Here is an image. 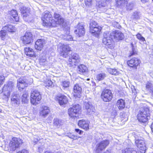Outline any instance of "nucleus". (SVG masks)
I'll return each mask as SVG.
<instances>
[{"mask_svg": "<svg viewBox=\"0 0 153 153\" xmlns=\"http://www.w3.org/2000/svg\"><path fill=\"white\" fill-rule=\"evenodd\" d=\"M149 109L145 108L140 109L137 115V118L140 122L145 123L150 118Z\"/></svg>", "mask_w": 153, "mask_h": 153, "instance_id": "obj_1", "label": "nucleus"}, {"mask_svg": "<svg viewBox=\"0 0 153 153\" xmlns=\"http://www.w3.org/2000/svg\"><path fill=\"white\" fill-rule=\"evenodd\" d=\"M81 107L78 104H74L72 107L68 109V114L69 117L72 118L74 119L78 117L80 114Z\"/></svg>", "mask_w": 153, "mask_h": 153, "instance_id": "obj_2", "label": "nucleus"}, {"mask_svg": "<svg viewBox=\"0 0 153 153\" xmlns=\"http://www.w3.org/2000/svg\"><path fill=\"white\" fill-rule=\"evenodd\" d=\"M103 38L102 39L103 43L108 46V48H111L113 47V35L108 31L104 33Z\"/></svg>", "mask_w": 153, "mask_h": 153, "instance_id": "obj_3", "label": "nucleus"}, {"mask_svg": "<svg viewBox=\"0 0 153 153\" xmlns=\"http://www.w3.org/2000/svg\"><path fill=\"white\" fill-rule=\"evenodd\" d=\"M22 143V140L19 138L13 137L9 144V149L11 151H14L18 148L19 145Z\"/></svg>", "mask_w": 153, "mask_h": 153, "instance_id": "obj_4", "label": "nucleus"}, {"mask_svg": "<svg viewBox=\"0 0 153 153\" xmlns=\"http://www.w3.org/2000/svg\"><path fill=\"white\" fill-rule=\"evenodd\" d=\"M68 61L70 66L74 67L79 63L80 58L77 53H72Z\"/></svg>", "mask_w": 153, "mask_h": 153, "instance_id": "obj_5", "label": "nucleus"}, {"mask_svg": "<svg viewBox=\"0 0 153 153\" xmlns=\"http://www.w3.org/2000/svg\"><path fill=\"white\" fill-rule=\"evenodd\" d=\"M30 102L31 103L34 104L37 103V102L40 100L42 98L40 93L37 90H34L31 91V94Z\"/></svg>", "mask_w": 153, "mask_h": 153, "instance_id": "obj_6", "label": "nucleus"}, {"mask_svg": "<svg viewBox=\"0 0 153 153\" xmlns=\"http://www.w3.org/2000/svg\"><path fill=\"white\" fill-rule=\"evenodd\" d=\"M112 96L111 90L107 89L104 90L101 95L102 99L105 102L111 101L112 98Z\"/></svg>", "mask_w": 153, "mask_h": 153, "instance_id": "obj_7", "label": "nucleus"}, {"mask_svg": "<svg viewBox=\"0 0 153 153\" xmlns=\"http://www.w3.org/2000/svg\"><path fill=\"white\" fill-rule=\"evenodd\" d=\"M21 38L23 43L25 45L30 44L33 40L32 34L30 32H26Z\"/></svg>", "mask_w": 153, "mask_h": 153, "instance_id": "obj_8", "label": "nucleus"}, {"mask_svg": "<svg viewBox=\"0 0 153 153\" xmlns=\"http://www.w3.org/2000/svg\"><path fill=\"white\" fill-rule=\"evenodd\" d=\"M136 146L139 149L140 152L145 153L146 150V147L144 141L139 139H136L135 141Z\"/></svg>", "mask_w": 153, "mask_h": 153, "instance_id": "obj_9", "label": "nucleus"}, {"mask_svg": "<svg viewBox=\"0 0 153 153\" xmlns=\"http://www.w3.org/2000/svg\"><path fill=\"white\" fill-rule=\"evenodd\" d=\"M109 141L107 140H103L96 146V152L97 153H100L103 149H105L108 145Z\"/></svg>", "mask_w": 153, "mask_h": 153, "instance_id": "obj_10", "label": "nucleus"}, {"mask_svg": "<svg viewBox=\"0 0 153 153\" xmlns=\"http://www.w3.org/2000/svg\"><path fill=\"white\" fill-rule=\"evenodd\" d=\"M27 79L25 78L21 77L17 80V87L20 91H22L24 88L27 86Z\"/></svg>", "mask_w": 153, "mask_h": 153, "instance_id": "obj_11", "label": "nucleus"}, {"mask_svg": "<svg viewBox=\"0 0 153 153\" xmlns=\"http://www.w3.org/2000/svg\"><path fill=\"white\" fill-rule=\"evenodd\" d=\"M62 50L60 53V56L63 57H67L69 54V52L71 51V48L69 47L68 45L63 44L61 46Z\"/></svg>", "mask_w": 153, "mask_h": 153, "instance_id": "obj_12", "label": "nucleus"}, {"mask_svg": "<svg viewBox=\"0 0 153 153\" xmlns=\"http://www.w3.org/2000/svg\"><path fill=\"white\" fill-rule=\"evenodd\" d=\"M84 25L81 23L78 24L77 26V29L75 30V32L79 37H80L84 35L85 33V29Z\"/></svg>", "mask_w": 153, "mask_h": 153, "instance_id": "obj_13", "label": "nucleus"}, {"mask_svg": "<svg viewBox=\"0 0 153 153\" xmlns=\"http://www.w3.org/2000/svg\"><path fill=\"white\" fill-rule=\"evenodd\" d=\"M52 18V15L48 11H45L43 13L42 17V20L43 21V25L44 26L46 24V23H47Z\"/></svg>", "mask_w": 153, "mask_h": 153, "instance_id": "obj_14", "label": "nucleus"}, {"mask_svg": "<svg viewBox=\"0 0 153 153\" xmlns=\"http://www.w3.org/2000/svg\"><path fill=\"white\" fill-rule=\"evenodd\" d=\"M89 122L87 120L82 119L78 121V125L79 127L87 131L89 129Z\"/></svg>", "mask_w": 153, "mask_h": 153, "instance_id": "obj_15", "label": "nucleus"}, {"mask_svg": "<svg viewBox=\"0 0 153 153\" xmlns=\"http://www.w3.org/2000/svg\"><path fill=\"white\" fill-rule=\"evenodd\" d=\"M84 108L86 110L87 114H90L94 112V108L90 102H84Z\"/></svg>", "mask_w": 153, "mask_h": 153, "instance_id": "obj_16", "label": "nucleus"}, {"mask_svg": "<svg viewBox=\"0 0 153 153\" xmlns=\"http://www.w3.org/2000/svg\"><path fill=\"white\" fill-rule=\"evenodd\" d=\"M50 112L49 107L46 106H43L40 110V115L43 117H45L49 114Z\"/></svg>", "mask_w": 153, "mask_h": 153, "instance_id": "obj_17", "label": "nucleus"}, {"mask_svg": "<svg viewBox=\"0 0 153 153\" xmlns=\"http://www.w3.org/2000/svg\"><path fill=\"white\" fill-rule=\"evenodd\" d=\"M14 87L13 82L11 81H9L4 85L2 90L4 91L9 92V93L10 94L11 92L14 88Z\"/></svg>", "mask_w": 153, "mask_h": 153, "instance_id": "obj_18", "label": "nucleus"}, {"mask_svg": "<svg viewBox=\"0 0 153 153\" xmlns=\"http://www.w3.org/2000/svg\"><path fill=\"white\" fill-rule=\"evenodd\" d=\"M140 62L139 59L134 58L128 61L127 63L129 66L136 68V67L139 64Z\"/></svg>", "mask_w": 153, "mask_h": 153, "instance_id": "obj_19", "label": "nucleus"}, {"mask_svg": "<svg viewBox=\"0 0 153 153\" xmlns=\"http://www.w3.org/2000/svg\"><path fill=\"white\" fill-rule=\"evenodd\" d=\"M45 43V41L44 39H38L35 42V49L39 51L41 50Z\"/></svg>", "mask_w": 153, "mask_h": 153, "instance_id": "obj_20", "label": "nucleus"}, {"mask_svg": "<svg viewBox=\"0 0 153 153\" xmlns=\"http://www.w3.org/2000/svg\"><path fill=\"white\" fill-rule=\"evenodd\" d=\"M74 95L76 97H79L80 94L81 93L82 88L79 84H75L73 88Z\"/></svg>", "mask_w": 153, "mask_h": 153, "instance_id": "obj_21", "label": "nucleus"}, {"mask_svg": "<svg viewBox=\"0 0 153 153\" xmlns=\"http://www.w3.org/2000/svg\"><path fill=\"white\" fill-rule=\"evenodd\" d=\"M59 103L60 105L66 104L68 101L67 97L62 94L59 95L57 96Z\"/></svg>", "mask_w": 153, "mask_h": 153, "instance_id": "obj_22", "label": "nucleus"}, {"mask_svg": "<svg viewBox=\"0 0 153 153\" xmlns=\"http://www.w3.org/2000/svg\"><path fill=\"white\" fill-rule=\"evenodd\" d=\"M46 25H45L44 26L46 27H56L59 25H61L58 22L54 19H51L47 23H46Z\"/></svg>", "mask_w": 153, "mask_h": 153, "instance_id": "obj_23", "label": "nucleus"}, {"mask_svg": "<svg viewBox=\"0 0 153 153\" xmlns=\"http://www.w3.org/2000/svg\"><path fill=\"white\" fill-rule=\"evenodd\" d=\"M21 13L24 18L27 17L30 14V10L28 8L23 6L20 8Z\"/></svg>", "mask_w": 153, "mask_h": 153, "instance_id": "obj_24", "label": "nucleus"}, {"mask_svg": "<svg viewBox=\"0 0 153 153\" xmlns=\"http://www.w3.org/2000/svg\"><path fill=\"white\" fill-rule=\"evenodd\" d=\"M146 89L149 92V94L151 96H153V85L152 83L147 82L146 84Z\"/></svg>", "mask_w": 153, "mask_h": 153, "instance_id": "obj_25", "label": "nucleus"}, {"mask_svg": "<svg viewBox=\"0 0 153 153\" xmlns=\"http://www.w3.org/2000/svg\"><path fill=\"white\" fill-rule=\"evenodd\" d=\"M25 53L27 56L30 57H34L35 56V53L31 48H25Z\"/></svg>", "mask_w": 153, "mask_h": 153, "instance_id": "obj_26", "label": "nucleus"}, {"mask_svg": "<svg viewBox=\"0 0 153 153\" xmlns=\"http://www.w3.org/2000/svg\"><path fill=\"white\" fill-rule=\"evenodd\" d=\"M53 17L60 24H62L64 22V19L62 16L57 13H54L53 15Z\"/></svg>", "mask_w": 153, "mask_h": 153, "instance_id": "obj_27", "label": "nucleus"}, {"mask_svg": "<svg viewBox=\"0 0 153 153\" xmlns=\"http://www.w3.org/2000/svg\"><path fill=\"white\" fill-rule=\"evenodd\" d=\"M2 29L5 30L11 33L14 32L16 31L15 27L12 25H7L3 27Z\"/></svg>", "mask_w": 153, "mask_h": 153, "instance_id": "obj_28", "label": "nucleus"}, {"mask_svg": "<svg viewBox=\"0 0 153 153\" xmlns=\"http://www.w3.org/2000/svg\"><path fill=\"white\" fill-rule=\"evenodd\" d=\"M114 36L115 39L117 40H122L124 37L123 34L119 31H116Z\"/></svg>", "mask_w": 153, "mask_h": 153, "instance_id": "obj_29", "label": "nucleus"}, {"mask_svg": "<svg viewBox=\"0 0 153 153\" xmlns=\"http://www.w3.org/2000/svg\"><path fill=\"white\" fill-rule=\"evenodd\" d=\"M78 70L79 74H84L88 71L87 67L84 65H81L78 66Z\"/></svg>", "mask_w": 153, "mask_h": 153, "instance_id": "obj_30", "label": "nucleus"}, {"mask_svg": "<svg viewBox=\"0 0 153 153\" xmlns=\"http://www.w3.org/2000/svg\"><path fill=\"white\" fill-rule=\"evenodd\" d=\"M117 107L120 110L124 108L125 106V103L124 100L122 99H120L117 101Z\"/></svg>", "mask_w": 153, "mask_h": 153, "instance_id": "obj_31", "label": "nucleus"}, {"mask_svg": "<svg viewBox=\"0 0 153 153\" xmlns=\"http://www.w3.org/2000/svg\"><path fill=\"white\" fill-rule=\"evenodd\" d=\"M12 104L18 105L19 104L20 101L19 95L14 94L13 95L11 99Z\"/></svg>", "mask_w": 153, "mask_h": 153, "instance_id": "obj_32", "label": "nucleus"}, {"mask_svg": "<svg viewBox=\"0 0 153 153\" xmlns=\"http://www.w3.org/2000/svg\"><path fill=\"white\" fill-rule=\"evenodd\" d=\"M122 153H138L133 148H126L122 150Z\"/></svg>", "mask_w": 153, "mask_h": 153, "instance_id": "obj_33", "label": "nucleus"}, {"mask_svg": "<svg viewBox=\"0 0 153 153\" xmlns=\"http://www.w3.org/2000/svg\"><path fill=\"white\" fill-rule=\"evenodd\" d=\"M64 121L63 120H59L57 118L54 119L53 120V124L55 126L59 128L60 126L63 125Z\"/></svg>", "mask_w": 153, "mask_h": 153, "instance_id": "obj_34", "label": "nucleus"}, {"mask_svg": "<svg viewBox=\"0 0 153 153\" xmlns=\"http://www.w3.org/2000/svg\"><path fill=\"white\" fill-rule=\"evenodd\" d=\"M10 15L14 18V20L17 22L19 20V17L18 16V14L16 11L14 10H13L10 12Z\"/></svg>", "mask_w": 153, "mask_h": 153, "instance_id": "obj_35", "label": "nucleus"}, {"mask_svg": "<svg viewBox=\"0 0 153 153\" xmlns=\"http://www.w3.org/2000/svg\"><path fill=\"white\" fill-rule=\"evenodd\" d=\"M10 95V94L9 93V92L4 91L3 90L2 92L1 93L0 95L1 96V97L2 99L7 100H8Z\"/></svg>", "mask_w": 153, "mask_h": 153, "instance_id": "obj_36", "label": "nucleus"}, {"mask_svg": "<svg viewBox=\"0 0 153 153\" xmlns=\"http://www.w3.org/2000/svg\"><path fill=\"white\" fill-rule=\"evenodd\" d=\"M101 30V27L99 26H97L96 27H94L92 30H90V32L92 33H95V34H98Z\"/></svg>", "mask_w": 153, "mask_h": 153, "instance_id": "obj_37", "label": "nucleus"}, {"mask_svg": "<svg viewBox=\"0 0 153 153\" xmlns=\"http://www.w3.org/2000/svg\"><path fill=\"white\" fill-rule=\"evenodd\" d=\"M28 96V94L27 92H25V93L23 94L22 98V103H26L28 101L27 98Z\"/></svg>", "mask_w": 153, "mask_h": 153, "instance_id": "obj_38", "label": "nucleus"}, {"mask_svg": "<svg viewBox=\"0 0 153 153\" xmlns=\"http://www.w3.org/2000/svg\"><path fill=\"white\" fill-rule=\"evenodd\" d=\"M70 82L69 81L66 80L62 82L61 84L63 89H67L69 87Z\"/></svg>", "mask_w": 153, "mask_h": 153, "instance_id": "obj_39", "label": "nucleus"}, {"mask_svg": "<svg viewBox=\"0 0 153 153\" xmlns=\"http://www.w3.org/2000/svg\"><path fill=\"white\" fill-rule=\"evenodd\" d=\"M108 71L111 74L114 75H117L119 74V72L116 69L108 68L107 69Z\"/></svg>", "mask_w": 153, "mask_h": 153, "instance_id": "obj_40", "label": "nucleus"}, {"mask_svg": "<svg viewBox=\"0 0 153 153\" xmlns=\"http://www.w3.org/2000/svg\"><path fill=\"white\" fill-rule=\"evenodd\" d=\"M106 77V74L105 73H100L97 75L96 79L99 81L104 79Z\"/></svg>", "mask_w": 153, "mask_h": 153, "instance_id": "obj_41", "label": "nucleus"}, {"mask_svg": "<svg viewBox=\"0 0 153 153\" xmlns=\"http://www.w3.org/2000/svg\"><path fill=\"white\" fill-rule=\"evenodd\" d=\"M7 34V32L5 30L3 29L0 31V37L3 40L5 39Z\"/></svg>", "mask_w": 153, "mask_h": 153, "instance_id": "obj_42", "label": "nucleus"}, {"mask_svg": "<svg viewBox=\"0 0 153 153\" xmlns=\"http://www.w3.org/2000/svg\"><path fill=\"white\" fill-rule=\"evenodd\" d=\"M66 135L70 138L73 139L74 140H76L78 139V137L77 136L74 135L70 133H67Z\"/></svg>", "mask_w": 153, "mask_h": 153, "instance_id": "obj_43", "label": "nucleus"}, {"mask_svg": "<svg viewBox=\"0 0 153 153\" xmlns=\"http://www.w3.org/2000/svg\"><path fill=\"white\" fill-rule=\"evenodd\" d=\"M134 3L133 2H131L128 3L126 6L127 9L128 10H132L134 6Z\"/></svg>", "mask_w": 153, "mask_h": 153, "instance_id": "obj_44", "label": "nucleus"}, {"mask_svg": "<svg viewBox=\"0 0 153 153\" xmlns=\"http://www.w3.org/2000/svg\"><path fill=\"white\" fill-rule=\"evenodd\" d=\"M136 36L137 39L140 41H141L142 42L145 41V39L144 38L140 33H138L136 35Z\"/></svg>", "mask_w": 153, "mask_h": 153, "instance_id": "obj_45", "label": "nucleus"}, {"mask_svg": "<svg viewBox=\"0 0 153 153\" xmlns=\"http://www.w3.org/2000/svg\"><path fill=\"white\" fill-rule=\"evenodd\" d=\"M64 39L68 41L73 40V38L72 36L70 35H67L65 36Z\"/></svg>", "mask_w": 153, "mask_h": 153, "instance_id": "obj_46", "label": "nucleus"}, {"mask_svg": "<svg viewBox=\"0 0 153 153\" xmlns=\"http://www.w3.org/2000/svg\"><path fill=\"white\" fill-rule=\"evenodd\" d=\"M140 13L135 12L134 13L133 16L134 18L138 19L140 18Z\"/></svg>", "mask_w": 153, "mask_h": 153, "instance_id": "obj_47", "label": "nucleus"}, {"mask_svg": "<svg viewBox=\"0 0 153 153\" xmlns=\"http://www.w3.org/2000/svg\"><path fill=\"white\" fill-rule=\"evenodd\" d=\"M53 84V82L50 80H48L46 81L45 83V86H51Z\"/></svg>", "mask_w": 153, "mask_h": 153, "instance_id": "obj_48", "label": "nucleus"}, {"mask_svg": "<svg viewBox=\"0 0 153 153\" xmlns=\"http://www.w3.org/2000/svg\"><path fill=\"white\" fill-rule=\"evenodd\" d=\"M92 0H85V5L87 7H90L92 5Z\"/></svg>", "mask_w": 153, "mask_h": 153, "instance_id": "obj_49", "label": "nucleus"}, {"mask_svg": "<svg viewBox=\"0 0 153 153\" xmlns=\"http://www.w3.org/2000/svg\"><path fill=\"white\" fill-rule=\"evenodd\" d=\"M126 0H117V5H121L123 3H124Z\"/></svg>", "mask_w": 153, "mask_h": 153, "instance_id": "obj_50", "label": "nucleus"}, {"mask_svg": "<svg viewBox=\"0 0 153 153\" xmlns=\"http://www.w3.org/2000/svg\"><path fill=\"white\" fill-rule=\"evenodd\" d=\"M131 88L132 93L134 94V95H135L137 93V92L136 89L135 88V87L133 85H131Z\"/></svg>", "mask_w": 153, "mask_h": 153, "instance_id": "obj_51", "label": "nucleus"}, {"mask_svg": "<svg viewBox=\"0 0 153 153\" xmlns=\"http://www.w3.org/2000/svg\"><path fill=\"white\" fill-rule=\"evenodd\" d=\"M75 131L77 133H78L79 135L82 134L83 132V131H82L80 130L79 129L75 128Z\"/></svg>", "mask_w": 153, "mask_h": 153, "instance_id": "obj_52", "label": "nucleus"}, {"mask_svg": "<svg viewBox=\"0 0 153 153\" xmlns=\"http://www.w3.org/2000/svg\"><path fill=\"white\" fill-rule=\"evenodd\" d=\"M16 153H28V152L27 150L24 149L21 151H19Z\"/></svg>", "mask_w": 153, "mask_h": 153, "instance_id": "obj_53", "label": "nucleus"}, {"mask_svg": "<svg viewBox=\"0 0 153 153\" xmlns=\"http://www.w3.org/2000/svg\"><path fill=\"white\" fill-rule=\"evenodd\" d=\"M98 25H94L92 24H90V30H92L93 28L94 29V27H96L97 26H98Z\"/></svg>", "mask_w": 153, "mask_h": 153, "instance_id": "obj_54", "label": "nucleus"}, {"mask_svg": "<svg viewBox=\"0 0 153 153\" xmlns=\"http://www.w3.org/2000/svg\"><path fill=\"white\" fill-rule=\"evenodd\" d=\"M135 54V51L132 48V50L131 51V52L130 53V54L129 55V56H132Z\"/></svg>", "mask_w": 153, "mask_h": 153, "instance_id": "obj_55", "label": "nucleus"}, {"mask_svg": "<svg viewBox=\"0 0 153 153\" xmlns=\"http://www.w3.org/2000/svg\"><path fill=\"white\" fill-rule=\"evenodd\" d=\"M90 24H92L94 25H98L97 23L95 21H92Z\"/></svg>", "mask_w": 153, "mask_h": 153, "instance_id": "obj_56", "label": "nucleus"}, {"mask_svg": "<svg viewBox=\"0 0 153 153\" xmlns=\"http://www.w3.org/2000/svg\"><path fill=\"white\" fill-rule=\"evenodd\" d=\"M143 3H145L148 2L149 0H140Z\"/></svg>", "mask_w": 153, "mask_h": 153, "instance_id": "obj_57", "label": "nucleus"}, {"mask_svg": "<svg viewBox=\"0 0 153 153\" xmlns=\"http://www.w3.org/2000/svg\"><path fill=\"white\" fill-rule=\"evenodd\" d=\"M151 128L152 131L153 133V123H152L151 125Z\"/></svg>", "mask_w": 153, "mask_h": 153, "instance_id": "obj_58", "label": "nucleus"}, {"mask_svg": "<svg viewBox=\"0 0 153 153\" xmlns=\"http://www.w3.org/2000/svg\"><path fill=\"white\" fill-rule=\"evenodd\" d=\"M104 6H103L102 5H101V4H99L98 6V7H99V8H101L102 7H104Z\"/></svg>", "mask_w": 153, "mask_h": 153, "instance_id": "obj_59", "label": "nucleus"}, {"mask_svg": "<svg viewBox=\"0 0 153 153\" xmlns=\"http://www.w3.org/2000/svg\"><path fill=\"white\" fill-rule=\"evenodd\" d=\"M45 153H53V152L49 151H47L45 152Z\"/></svg>", "mask_w": 153, "mask_h": 153, "instance_id": "obj_60", "label": "nucleus"}, {"mask_svg": "<svg viewBox=\"0 0 153 153\" xmlns=\"http://www.w3.org/2000/svg\"><path fill=\"white\" fill-rule=\"evenodd\" d=\"M112 0H106V1H111Z\"/></svg>", "mask_w": 153, "mask_h": 153, "instance_id": "obj_61", "label": "nucleus"}, {"mask_svg": "<svg viewBox=\"0 0 153 153\" xmlns=\"http://www.w3.org/2000/svg\"><path fill=\"white\" fill-rule=\"evenodd\" d=\"M118 28H119V27H120V26L118 25V26H117Z\"/></svg>", "mask_w": 153, "mask_h": 153, "instance_id": "obj_62", "label": "nucleus"}, {"mask_svg": "<svg viewBox=\"0 0 153 153\" xmlns=\"http://www.w3.org/2000/svg\"><path fill=\"white\" fill-rule=\"evenodd\" d=\"M152 1H153V0H152Z\"/></svg>", "mask_w": 153, "mask_h": 153, "instance_id": "obj_63", "label": "nucleus"}]
</instances>
